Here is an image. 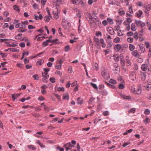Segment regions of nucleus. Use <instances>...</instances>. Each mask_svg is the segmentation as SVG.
I'll return each instance as SVG.
<instances>
[{
  "label": "nucleus",
  "instance_id": "1",
  "mask_svg": "<svg viewBox=\"0 0 151 151\" xmlns=\"http://www.w3.org/2000/svg\"><path fill=\"white\" fill-rule=\"evenodd\" d=\"M108 72L106 70L103 71L101 72V74L104 78L106 80L109 78V76Z\"/></svg>",
  "mask_w": 151,
  "mask_h": 151
},
{
  "label": "nucleus",
  "instance_id": "2",
  "mask_svg": "<svg viewBox=\"0 0 151 151\" xmlns=\"http://www.w3.org/2000/svg\"><path fill=\"white\" fill-rule=\"evenodd\" d=\"M62 2V0H56L55 1H53L54 6H55L56 7V10L58 11V7L60 5Z\"/></svg>",
  "mask_w": 151,
  "mask_h": 151
},
{
  "label": "nucleus",
  "instance_id": "3",
  "mask_svg": "<svg viewBox=\"0 0 151 151\" xmlns=\"http://www.w3.org/2000/svg\"><path fill=\"white\" fill-rule=\"evenodd\" d=\"M135 23L137 27L140 26L141 27H143L145 26V24L140 20L137 21L135 20Z\"/></svg>",
  "mask_w": 151,
  "mask_h": 151
},
{
  "label": "nucleus",
  "instance_id": "4",
  "mask_svg": "<svg viewBox=\"0 0 151 151\" xmlns=\"http://www.w3.org/2000/svg\"><path fill=\"white\" fill-rule=\"evenodd\" d=\"M142 90L140 87H138L136 88H134L133 93L135 94H139L141 92Z\"/></svg>",
  "mask_w": 151,
  "mask_h": 151
},
{
  "label": "nucleus",
  "instance_id": "5",
  "mask_svg": "<svg viewBox=\"0 0 151 151\" xmlns=\"http://www.w3.org/2000/svg\"><path fill=\"white\" fill-rule=\"evenodd\" d=\"M122 48V46L121 45L118 44L115 45L114 47V49L116 52L119 51Z\"/></svg>",
  "mask_w": 151,
  "mask_h": 151
},
{
  "label": "nucleus",
  "instance_id": "6",
  "mask_svg": "<svg viewBox=\"0 0 151 151\" xmlns=\"http://www.w3.org/2000/svg\"><path fill=\"white\" fill-rule=\"evenodd\" d=\"M146 72H141L140 73V76L141 77V80L144 81L145 80L146 77Z\"/></svg>",
  "mask_w": 151,
  "mask_h": 151
},
{
  "label": "nucleus",
  "instance_id": "7",
  "mask_svg": "<svg viewBox=\"0 0 151 151\" xmlns=\"http://www.w3.org/2000/svg\"><path fill=\"white\" fill-rule=\"evenodd\" d=\"M132 55L136 57H139L140 56V55L139 54L138 51L137 50H135L133 51L132 53Z\"/></svg>",
  "mask_w": 151,
  "mask_h": 151
},
{
  "label": "nucleus",
  "instance_id": "8",
  "mask_svg": "<svg viewBox=\"0 0 151 151\" xmlns=\"http://www.w3.org/2000/svg\"><path fill=\"white\" fill-rule=\"evenodd\" d=\"M91 24V25L93 27H95L97 26V24L96 23V21H94L93 20H91H91H89L88 21Z\"/></svg>",
  "mask_w": 151,
  "mask_h": 151
},
{
  "label": "nucleus",
  "instance_id": "9",
  "mask_svg": "<svg viewBox=\"0 0 151 151\" xmlns=\"http://www.w3.org/2000/svg\"><path fill=\"white\" fill-rule=\"evenodd\" d=\"M16 28H18L19 27H21L22 28H24L26 27L25 25H23L22 22V23H18L15 25Z\"/></svg>",
  "mask_w": 151,
  "mask_h": 151
},
{
  "label": "nucleus",
  "instance_id": "10",
  "mask_svg": "<svg viewBox=\"0 0 151 151\" xmlns=\"http://www.w3.org/2000/svg\"><path fill=\"white\" fill-rule=\"evenodd\" d=\"M108 31L111 35H113L114 33L113 29L111 27L108 28Z\"/></svg>",
  "mask_w": 151,
  "mask_h": 151
},
{
  "label": "nucleus",
  "instance_id": "11",
  "mask_svg": "<svg viewBox=\"0 0 151 151\" xmlns=\"http://www.w3.org/2000/svg\"><path fill=\"white\" fill-rule=\"evenodd\" d=\"M139 46L140 49L141 51V53L144 52L145 51V45L143 44H140L139 45Z\"/></svg>",
  "mask_w": 151,
  "mask_h": 151
},
{
  "label": "nucleus",
  "instance_id": "12",
  "mask_svg": "<svg viewBox=\"0 0 151 151\" xmlns=\"http://www.w3.org/2000/svg\"><path fill=\"white\" fill-rule=\"evenodd\" d=\"M64 147H67L68 148H71V149L73 147H74V145H72L71 143L69 142L65 144L64 145Z\"/></svg>",
  "mask_w": 151,
  "mask_h": 151
},
{
  "label": "nucleus",
  "instance_id": "13",
  "mask_svg": "<svg viewBox=\"0 0 151 151\" xmlns=\"http://www.w3.org/2000/svg\"><path fill=\"white\" fill-rule=\"evenodd\" d=\"M100 43L101 44V46L103 48H104L106 46V44L104 43V40L103 39H101L100 40Z\"/></svg>",
  "mask_w": 151,
  "mask_h": 151
},
{
  "label": "nucleus",
  "instance_id": "14",
  "mask_svg": "<svg viewBox=\"0 0 151 151\" xmlns=\"http://www.w3.org/2000/svg\"><path fill=\"white\" fill-rule=\"evenodd\" d=\"M83 102V100L81 98L78 97L77 99V103L78 104H82Z\"/></svg>",
  "mask_w": 151,
  "mask_h": 151
},
{
  "label": "nucleus",
  "instance_id": "15",
  "mask_svg": "<svg viewBox=\"0 0 151 151\" xmlns=\"http://www.w3.org/2000/svg\"><path fill=\"white\" fill-rule=\"evenodd\" d=\"M142 11L139 10L138 12L136 13V15L137 16V17L138 18L140 17L142 14Z\"/></svg>",
  "mask_w": 151,
  "mask_h": 151
},
{
  "label": "nucleus",
  "instance_id": "16",
  "mask_svg": "<svg viewBox=\"0 0 151 151\" xmlns=\"http://www.w3.org/2000/svg\"><path fill=\"white\" fill-rule=\"evenodd\" d=\"M144 7L145 9V10L146 11H145V12H146V11H149L151 9V4H148L147 5L146 7L144 6Z\"/></svg>",
  "mask_w": 151,
  "mask_h": 151
},
{
  "label": "nucleus",
  "instance_id": "17",
  "mask_svg": "<svg viewBox=\"0 0 151 151\" xmlns=\"http://www.w3.org/2000/svg\"><path fill=\"white\" fill-rule=\"evenodd\" d=\"M120 60L122 68H124L125 65V61L124 60V58L122 57L121 58Z\"/></svg>",
  "mask_w": 151,
  "mask_h": 151
},
{
  "label": "nucleus",
  "instance_id": "18",
  "mask_svg": "<svg viewBox=\"0 0 151 151\" xmlns=\"http://www.w3.org/2000/svg\"><path fill=\"white\" fill-rule=\"evenodd\" d=\"M28 148L30 150H35L37 149L36 147L32 145H30L27 146Z\"/></svg>",
  "mask_w": 151,
  "mask_h": 151
},
{
  "label": "nucleus",
  "instance_id": "19",
  "mask_svg": "<svg viewBox=\"0 0 151 151\" xmlns=\"http://www.w3.org/2000/svg\"><path fill=\"white\" fill-rule=\"evenodd\" d=\"M131 29L132 31H135L136 30L137 28L135 26L134 23H132L131 24Z\"/></svg>",
  "mask_w": 151,
  "mask_h": 151
},
{
  "label": "nucleus",
  "instance_id": "20",
  "mask_svg": "<svg viewBox=\"0 0 151 151\" xmlns=\"http://www.w3.org/2000/svg\"><path fill=\"white\" fill-rule=\"evenodd\" d=\"M44 60L43 59L40 60L38 61L36 63L37 65H40L43 63Z\"/></svg>",
  "mask_w": 151,
  "mask_h": 151
},
{
  "label": "nucleus",
  "instance_id": "21",
  "mask_svg": "<svg viewBox=\"0 0 151 151\" xmlns=\"http://www.w3.org/2000/svg\"><path fill=\"white\" fill-rule=\"evenodd\" d=\"M129 48L131 51H132L134 49L135 47L133 45L130 44H129Z\"/></svg>",
  "mask_w": 151,
  "mask_h": 151
},
{
  "label": "nucleus",
  "instance_id": "22",
  "mask_svg": "<svg viewBox=\"0 0 151 151\" xmlns=\"http://www.w3.org/2000/svg\"><path fill=\"white\" fill-rule=\"evenodd\" d=\"M42 76L43 77H44L46 79H47L49 77V76L48 75V73H42Z\"/></svg>",
  "mask_w": 151,
  "mask_h": 151
},
{
  "label": "nucleus",
  "instance_id": "23",
  "mask_svg": "<svg viewBox=\"0 0 151 151\" xmlns=\"http://www.w3.org/2000/svg\"><path fill=\"white\" fill-rule=\"evenodd\" d=\"M13 7L14 8V9L17 12H19L20 10L19 9V7L16 5H14L13 6Z\"/></svg>",
  "mask_w": 151,
  "mask_h": 151
},
{
  "label": "nucleus",
  "instance_id": "24",
  "mask_svg": "<svg viewBox=\"0 0 151 151\" xmlns=\"http://www.w3.org/2000/svg\"><path fill=\"white\" fill-rule=\"evenodd\" d=\"M22 35V34H19L15 36V39L18 40H21V36Z\"/></svg>",
  "mask_w": 151,
  "mask_h": 151
},
{
  "label": "nucleus",
  "instance_id": "25",
  "mask_svg": "<svg viewBox=\"0 0 151 151\" xmlns=\"http://www.w3.org/2000/svg\"><path fill=\"white\" fill-rule=\"evenodd\" d=\"M105 83L107 84V85L109 86L110 88H112L115 89V87L113 85H111L108 83L105 82Z\"/></svg>",
  "mask_w": 151,
  "mask_h": 151
},
{
  "label": "nucleus",
  "instance_id": "26",
  "mask_svg": "<svg viewBox=\"0 0 151 151\" xmlns=\"http://www.w3.org/2000/svg\"><path fill=\"white\" fill-rule=\"evenodd\" d=\"M107 20L108 21V22H109L110 24H112L114 23L113 20L111 19L110 18H107Z\"/></svg>",
  "mask_w": 151,
  "mask_h": 151
},
{
  "label": "nucleus",
  "instance_id": "27",
  "mask_svg": "<svg viewBox=\"0 0 151 151\" xmlns=\"http://www.w3.org/2000/svg\"><path fill=\"white\" fill-rule=\"evenodd\" d=\"M44 20L46 22H48L50 21V19L49 17L46 16L44 17Z\"/></svg>",
  "mask_w": 151,
  "mask_h": 151
},
{
  "label": "nucleus",
  "instance_id": "28",
  "mask_svg": "<svg viewBox=\"0 0 151 151\" xmlns=\"http://www.w3.org/2000/svg\"><path fill=\"white\" fill-rule=\"evenodd\" d=\"M120 38L118 37L115 38L114 40V42L116 43H118L120 41Z\"/></svg>",
  "mask_w": 151,
  "mask_h": 151
},
{
  "label": "nucleus",
  "instance_id": "29",
  "mask_svg": "<svg viewBox=\"0 0 151 151\" xmlns=\"http://www.w3.org/2000/svg\"><path fill=\"white\" fill-rule=\"evenodd\" d=\"M57 12H58V13H54V11H53V13L54 14V17L55 19H57L58 18V11Z\"/></svg>",
  "mask_w": 151,
  "mask_h": 151
},
{
  "label": "nucleus",
  "instance_id": "30",
  "mask_svg": "<svg viewBox=\"0 0 151 151\" xmlns=\"http://www.w3.org/2000/svg\"><path fill=\"white\" fill-rule=\"evenodd\" d=\"M93 68L96 70H98V65L97 63H95L93 65Z\"/></svg>",
  "mask_w": 151,
  "mask_h": 151
},
{
  "label": "nucleus",
  "instance_id": "31",
  "mask_svg": "<svg viewBox=\"0 0 151 151\" xmlns=\"http://www.w3.org/2000/svg\"><path fill=\"white\" fill-rule=\"evenodd\" d=\"M109 83L113 84H115L116 83V81L112 79H110L109 81Z\"/></svg>",
  "mask_w": 151,
  "mask_h": 151
},
{
  "label": "nucleus",
  "instance_id": "32",
  "mask_svg": "<svg viewBox=\"0 0 151 151\" xmlns=\"http://www.w3.org/2000/svg\"><path fill=\"white\" fill-rule=\"evenodd\" d=\"M63 99H66L67 100H68L69 99V96L68 94H67L66 95H64L63 98Z\"/></svg>",
  "mask_w": 151,
  "mask_h": 151
},
{
  "label": "nucleus",
  "instance_id": "33",
  "mask_svg": "<svg viewBox=\"0 0 151 151\" xmlns=\"http://www.w3.org/2000/svg\"><path fill=\"white\" fill-rule=\"evenodd\" d=\"M81 0H71V1L72 3L73 4H76L77 3H79Z\"/></svg>",
  "mask_w": 151,
  "mask_h": 151
},
{
  "label": "nucleus",
  "instance_id": "34",
  "mask_svg": "<svg viewBox=\"0 0 151 151\" xmlns=\"http://www.w3.org/2000/svg\"><path fill=\"white\" fill-rule=\"evenodd\" d=\"M142 70L143 71H146L147 70V67L145 66V65H142L141 67Z\"/></svg>",
  "mask_w": 151,
  "mask_h": 151
},
{
  "label": "nucleus",
  "instance_id": "35",
  "mask_svg": "<svg viewBox=\"0 0 151 151\" xmlns=\"http://www.w3.org/2000/svg\"><path fill=\"white\" fill-rule=\"evenodd\" d=\"M48 42L47 41V40L43 42L42 44V45L43 47L46 46L48 45Z\"/></svg>",
  "mask_w": 151,
  "mask_h": 151
},
{
  "label": "nucleus",
  "instance_id": "36",
  "mask_svg": "<svg viewBox=\"0 0 151 151\" xmlns=\"http://www.w3.org/2000/svg\"><path fill=\"white\" fill-rule=\"evenodd\" d=\"M44 52H45L44 51L43 52H40L39 53H38V54L36 55L35 56H33L31 58V59H32V58H36L37 57V56H39L40 55H41L42 54H44Z\"/></svg>",
  "mask_w": 151,
  "mask_h": 151
},
{
  "label": "nucleus",
  "instance_id": "37",
  "mask_svg": "<svg viewBox=\"0 0 151 151\" xmlns=\"http://www.w3.org/2000/svg\"><path fill=\"white\" fill-rule=\"evenodd\" d=\"M70 49V47L69 45H67L65 47V52H68Z\"/></svg>",
  "mask_w": 151,
  "mask_h": 151
},
{
  "label": "nucleus",
  "instance_id": "38",
  "mask_svg": "<svg viewBox=\"0 0 151 151\" xmlns=\"http://www.w3.org/2000/svg\"><path fill=\"white\" fill-rule=\"evenodd\" d=\"M23 28H21L20 29H19L18 30V32H24L27 31V29H22Z\"/></svg>",
  "mask_w": 151,
  "mask_h": 151
},
{
  "label": "nucleus",
  "instance_id": "39",
  "mask_svg": "<svg viewBox=\"0 0 151 151\" xmlns=\"http://www.w3.org/2000/svg\"><path fill=\"white\" fill-rule=\"evenodd\" d=\"M134 38L136 40H137L138 39V33L137 32H135L134 34Z\"/></svg>",
  "mask_w": 151,
  "mask_h": 151
},
{
  "label": "nucleus",
  "instance_id": "40",
  "mask_svg": "<svg viewBox=\"0 0 151 151\" xmlns=\"http://www.w3.org/2000/svg\"><path fill=\"white\" fill-rule=\"evenodd\" d=\"M91 85L95 89H98L97 86L96 85V84H94V83H91Z\"/></svg>",
  "mask_w": 151,
  "mask_h": 151
},
{
  "label": "nucleus",
  "instance_id": "41",
  "mask_svg": "<svg viewBox=\"0 0 151 151\" xmlns=\"http://www.w3.org/2000/svg\"><path fill=\"white\" fill-rule=\"evenodd\" d=\"M118 87L119 89H123L124 88V86L122 83L119 84L118 85Z\"/></svg>",
  "mask_w": 151,
  "mask_h": 151
},
{
  "label": "nucleus",
  "instance_id": "42",
  "mask_svg": "<svg viewBox=\"0 0 151 151\" xmlns=\"http://www.w3.org/2000/svg\"><path fill=\"white\" fill-rule=\"evenodd\" d=\"M19 51V49L17 48H11V51L13 52H18Z\"/></svg>",
  "mask_w": 151,
  "mask_h": 151
},
{
  "label": "nucleus",
  "instance_id": "43",
  "mask_svg": "<svg viewBox=\"0 0 151 151\" xmlns=\"http://www.w3.org/2000/svg\"><path fill=\"white\" fill-rule=\"evenodd\" d=\"M133 38L131 37L128 38L127 39V41L129 43L132 42H133Z\"/></svg>",
  "mask_w": 151,
  "mask_h": 151
},
{
  "label": "nucleus",
  "instance_id": "44",
  "mask_svg": "<svg viewBox=\"0 0 151 151\" xmlns=\"http://www.w3.org/2000/svg\"><path fill=\"white\" fill-rule=\"evenodd\" d=\"M50 81L52 83L55 82V78L52 77L50 78Z\"/></svg>",
  "mask_w": 151,
  "mask_h": 151
},
{
  "label": "nucleus",
  "instance_id": "45",
  "mask_svg": "<svg viewBox=\"0 0 151 151\" xmlns=\"http://www.w3.org/2000/svg\"><path fill=\"white\" fill-rule=\"evenodd\" d=\"M150 113V111L148 109H145L144 111V114H149Z\"/></svg>",
  "mask_w": 151,
  "mask_h": 151
},
{
  "label": "nucleus",
  "instance_id": "46",
  "mask_svg": "<svg viewBox=\"0 0 151 151\" xmlns=\"http://www.w3.org/2000/svg\"><path fill=\"white\" fill-rule=\"evenodd\" d=\"M32 77L34 78L35 80H38L39 79V78L38 77V75L36 74L33 75Z\"/></svg>",
  "mask_w": 151,
  "mask_h": 151
},
{
  "label": "nucleus",
  "instance_id": "47",
  "mask_svg": "<svg viewBox=\"0 0 151 151\" xmlns=\"http://www.w3.org/2000/svg\"><path fill=\"white\" fill-rule=\"evenodd\" d=\"M94 41L96 42L99 43L100 40L98 38L96 37H94Z\"/></svg>",
  "mask_w": 151,
  "mask_h": 151
},
{
  "label": "nucleus",
  "instance_id": "48",
  "mask_svg": "<svg viewBox=\"0 0 151 151\" xmlns=\"http://www.w3.org/2000/svg\"><path fill=\"white\" fill-rule=\"evenodd\" d=\"M136 111V109L135 108H133L131 109L129 111V113H134Z\"/></svg>",
  "mask_w": 151,
  "mask_h": 151
},
{
  "label": "nucleus",
  "instance_id": "49",
  "mask_svg": "<svg viewBox=\"0 0 151 151\" xmlns=\"http://www.w3.org/2000/svg\"><path fill=\"white\" fill-rule=\"evenodd\" d=\"M102 23L104 26H106L108 24V22L106 20H104L103 21Z\"/></svg>",
  "mask_w": 151,
  "mask_h": 151
},
{
  "label": "nucleus",
  "instance_id": "50",
  "mask_svg": "<svg viewBox=\"0 0 151 151\" xmlns=\"http://www.w3.org/2000/svg\"><path fill=\"white\" fill-rule=\"evenodd\" d=\"M133 34V32H129L127 34V35L128 36H131Z\"/></svg>",
  "mask_w": 151,
  "mask_h": 151
},
{
  "label": "nucleus",
  "instance_id": "51",
  "mask_svg": "<svg viewBox=\"0 0 151 151\" xmlns=\"http://www.w3.org/2000/svg\"><path fill=\"white\" fill-rule=\"evenodd\" d=\"M144 122L145 123L147 124L150 122V119L148 118H146V119L144 120Z\"/></svg>",
  "mask_w": 151,
  "mask_h": 151
},
{
  "label": "nucleus",
  "instance_id": "52",
  "mask_svg": "<svg viewBox=\"0 0 151 151\" xmlns=\"http://www.w3.org/2000/svg\"><path fill=\"white\" fill-rule=\"evenodd\" d=\"M145 45L147 48H148L150 47L149 43L148 42H146L145 43Z\"/></svg>",
  "mask_w": 151,
  "mask_h": 151
},
{
  "label": "nucleus",
  "instance_id": "53",
  "mask_svg": "<svg viewBox=\"0 0 151 151\" xmlns=\"http://www.w3.org/2000/svg\"><path fill=\"white\" fill-rule=\"evenodd\" d=\"M130 144V143L129 142H128L127 143L124 142V144L122 145V147H125L127 145Z\"/></svg>",
  "mask_w": 151,
  "mask_h": 151
},
{
  "label": "nucleus",
  "instance_id": "54",
  "mask_svg": "<svg viewBox=\"0 0 151 151\" xmlns=\"http://www.w3.org/2000/svg\"><path fill=\"white\" fill-rule=\"evenodd\" d=\"M57 90L58 91H64V88L63 87L61 88V87H59L58 88Z\"/></svg>",
  "mask_w": 151,
  "mask_h": 151
},
{
  "label": "nucleus",
  "instance_id": "55",
  "mask_svg": "<svg viewBox=\"0 0 151 151\" xmlns=\"http://www.w3.org/2000/svg\"><path fill=\"white\" fill-rule=\"evenodd\" d=\"M77 38L75 37H74L73 40H70V42L71 43H73L75 42H76V40Z\"/></svg>",
  "mask_w": 151,
  "mask_h": 151
},
{
  "label": "nucleus",
  "instance_id": "56",
  "mask_svg": "<svg viewBox=\"0 0 151 151\" xmlns=\"http://www.w3.org/2000/svg\"><path fill=\"white\" fill-rule=\"evenodd\" d=\"M19 45L22 47H24L25 46V44L24 42H22L19 44Z\"/></svg>",
  "mask_w": 151,
  "mask_h": 151
},
{
  "label": "nucleus",
  "instance_id": "57",
  "mask_svg": "<svg viewBox=\"0 0 151 151\" xmlns=\"http://www.w3.org/2000/svg\"><path fill=\"white\" fill-rule=\"evenodd\" d=\"M95 35L96 36H99V35H100L101 36L102 35V34L101 32L100 31L96 32Z\"/></svg>",
  "mask_w": 151,
  "mask_h": 151
},
{
  "label": "nucleus",
  "instance_id": "58",
  "mask_svg": "<svg viewBox=\"0 0 151 151\" xmlns=\"http://www.w3.org/2000/svg\"><path fill=\"white\" fill-rule=\"evenodd\" d=\"M33 6L35 9H36L38 8V6L36 3H35L33 5Z\"/></svg>",
  "mask_w": 151,
  "mask_h": 151
},
{
  "label": "nucleus",
  "instance_id": "59",
  "mask_svg": "<svg viewBox=\"0 0 151 151\" xmlns=\"http://www.w3.org/2000/svg\"><path fill=\"white\" fill-rule=\"evenodd\" d=\"M122 97L124 99H131L130 97L129 96H126L124 95H123Z\"/></svg>",
  "mask_w": 151,
  "mask_h": 151
},
{
  "label": "nucleus",
  "instance_id": "60",
  "mask_svg": "<svg viewBox=\"0 0 151 151\" xmlns=\"http://www.w3.org/2000/svg\"><path fill=\"white\" fill-rule=\"evenodd\" d=\"M26 86L25 85H23L21 86V88H20L19 90H21L22 89H25L26 88Z\"/></svg>",
  "mask_w": 151,
  "mask_h": 151
},
{
  "label": "nucleus",
  "instance_id": "61",
  "mask_svg": "<svg viewBox=\"0 0 151 151\" xmlns=\"http://www.w3.org/2000/svg\"><path fill=\"white\" fill-rule=\"evenodd\" d=\"M150 88H151V84H149L146 86V89L147 90L149 91Z\"/></svg>",
  "mask_w": 151,
  "mask_h": 151
},
{
  "label": "nucleus",
  "instance_id": "62",
  "mask_svg": "<svg viewBox=\"0 0 151 151\" xmlns=\"http://www.w3.org/2000/svg\"><path fill=\"white\" fill-rule=\"evenodd\" d=\"M77 84V82L76 81H74L73 83L71 84V86L72 87H74Z\"/></svg>",
  "mask_w": 151,
  "mask_h": 151
},
{
  "label": "nucleus",
  "instance_id": "63",
  "mask_svg": "<svg viewBox=\"0 0 151 151\" xmlns=\"http://www.w3.org/2000/svg\"><path fill=\"white\" fill-rule=\"evenodd\" d=\"M120 28V27L119 25H118L117 26H115L114 27V29L115 31H118L119 30Z\"/></svg>",
  "mask_w": 151,
  "mask_h": 151
},
{
  "label": "nucleus",
  "instance_id": "64",
  "mask_svg": "<svg viewBox=\"0 0 151 151\" xmlns=\"http://www.w3.org/2000/svg\"><path fill=\"white\" fill-rule=\"evenodd\" d=\"M79 3L81 4V6L83 7H84L85 6V4L82 0H81Z\"/></svg>",
  "mask_w": 151,
  "mask_h": 151
}]
</instances>
